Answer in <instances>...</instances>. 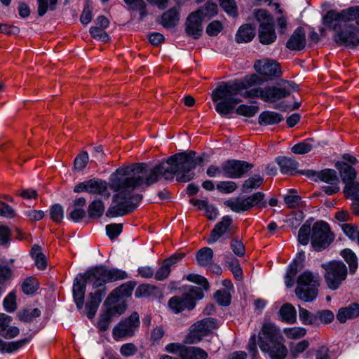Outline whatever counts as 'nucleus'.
I'll return each mask as SVG.
<instances>
[{
  "label": "nucleus",
  "mask_w": 359,
  "mask_h": 359,
  "mask_svg": "<svg viewBox=\"0 0 359 359\" xmlns=\"http://www.w3.org/2000/svg\"><path fill=\"white\" fill-rule=\"evenodd\" d=\"M161 168L155 165L148 168L145 163H141L118 168L110 181V188L116 194L107 216L116 217L133 212L142 199V195L133 194V191L136 187H148L157 182L161 178Z\"/></svg>",
  "instance_id": "nucleus-1"
},
{
  "label": "nucleus",
  "mask_w": 359,
  "mask_h": 359,
  "mask_svg": "<svg viewBox=\"0 0 359 359\" xmlns=\"http://www.w3.org/2000/svg\"><path fill=\"white\" fill-rule=\"evenodd\" d=\"M128 278L126 271L118 269H107L104 266L92 268L83 274L76 276L73 285L74 299L79 309H81L86 293V285H91L94 292L89 293V299L86 304V315L92 319L96 314L102 298L107 294L106 284L122 280Z\"/></svg>",
  "instance_id": "nucleus-2"
},
{
  "label": "nucleus",
  "mask_w": 359,
  "mask_h": 359,
  "mask_svg": "<svg viewBox=\"0 0 359 359\" xmlns=\"http://www.w3.org/2000/svg\"><path fill=\"white\" fill-rule=\"evenodd\" d=\"M196 152L191 151L189 153L177 154L169 157L166 162H162L157 166H162L160 169V176L165 180H172L177 175L180 182H187L194 177L191 172L196 165H203V156L196 157Z\"/></svg>",
  "instance_id": "nucleus-3"
},
{
  "label": "nucleus",
  "mask_w": 359,
  "mask_h": 359,
  "mask_svg": "<svg viewBox=\"0 0 359 359\" xmlns=\"http://www.w3.org/2000/svg\"><path fill=\"white\" fill-rule=\"evenodd\" d=\"M259 83V77L257 74L247 76L241 82L222 83L212 93V100L217 102L215 109L222 116H226L241 102L235 96L244 89H248Z\"/></svg>",
  "instance_id": "nucleus-4"
},
{
  "label": "nucleus",
  "mask_w": 359,
  "mask_h": 359,
  "mask_svg": "<svg viewBox=\"0 0 359 359\" xmlns=\"http://www.w3.org/2000/svg\"><path fill=\"white\" fill-rule=\"evenodd\" d=\"M334 32V41L339 46L354 48L359 45V24H325L319 29L320 35H326V31Z\"/></svg>",
  "instance_id": "nucleus-5"
},
{
  "label": "nucleus",
  "mask_w": 359,
  "mask_h": 359,
  "mask_svg": "<svg viewBox=\"0 0 359 359\" xmlns=\"http://www.w3.org/2000/svg\"><path fill=\"white\" fill-rule=\"evenodd\" d=\"M292 90H296L294 83L285 81L282 87L276 86L257 87L245 90L241 95L247 99L260 98L264 102L273 103L289 96Z\"/></svg>",
  "instance_id": "nucleus-6"
},
{
  "label": "nucleus",
  "mask_w": 359,
  "mask_h": 359,
  "mask_svg": "<svg viewBox=\"0 0 359 359\" xmlns=\"http://www.w3.org/2000/svg\"><path fill=\"white\" fill-rule=\"evenodd\" d=\"M320 277L318 273L306 271L297 278V297L304 302H312L318 296Z\"/></svg>",
  "instance_id": "nucleus-7"
},
{
  "label": "nucleus",
  "mask_w": 359,
  "mask_h": 359,
  "mask_svg": "<svg viewBox=\"0 0 359 359\" xmlns=\"http://www.w3.org/2000/svg\"><path fill=\"white\" fill-rule=\"evenodd\" d=\"M334 235L329 224L323 221L314 223L311 235V244L315 251L320 252L326 249L334 241Z\"/></svg>",
  "instance_id": "nucleus-8"
},
{
  "label": "nucleus",
  "mask_w": 359,
  "mask_h": 359,
  "mask_svg": "<svg viewBox=\"0 0 359 359\" xmlns=\"http://www.w3.org/2000/svg\"><path fill=\"white\" fill-rule=\"evenodd\" d=\"M324 275L327 287L331 290H337L347 276L346 265L341 262H332L326 266Z\"/></svg>",
  "instance_id": "nucleus-9"
},
{
  "label": "nucleus",
  "mask_w": 359,
  "mask_h": 359,
  "mask_svg": "<svg viewBox=\"0 0 359 359\" xmlns=\"http://www.w3.org/2000/svg\"><path fill=\"white\" fill-rule=\"evenodd\" d=\"M217 327V321L212 318H206L198 321L191 326V329L186 337V342L189 344L198 343Z\"/></svg>",
  "instance_id": "nucleus-10"
},
{
  "label": "nucleus",
  "mask_w": 359,
  "mask_h": 359,
  "mask_svg": "<svg viewBox=\"0 0 359 359\" xmlns=\"http://www.w3.org/2000/svg\"><path fill=\"white\" fill-rule=\"evenodd\" d=\"M139 315L133 312L129 317L121 320L116 325L112 332L113 338L115 341H119L123 338L133 336L140 326Z\"/></svg>",
  "instance_id": "nucleus-11"
},
{
  "label": "nucleus",
  "mask_w": 359,
  "mask_h": 359,
  "mask_svg": "<svg viewBox=\"0 0 359 359\" xmlns=\"http://www.w3.org/2000/svg\"><path fill=\"white\" fill-rule=\"evenodd\" d=\"M264 198V194L263 193L257 192L246 198H236L229 200L226 202V204L233 212H241L248 210L258 205L262 208H265L266 203H262Z\"/></svg>",
  "instance_id": "nucleus-12"
},
{
  "label": "nucleus",
  "mask_w": 359,
  "mask_h": 359,
  "mask_svg": "<svg viewBox=\"0 0 359 359\" xmlns=\"http://www.w3.org/2000/svg\"><path fill=\"white\" fill-rule=\"evenodd\" d=\"M165 350L171 353H177L180 359H207L208 353L203 349L195 346H186L179 343H170Z\"/></svg>",
  "instance_id": "nucleus-13"
},
{
  "label": "nucleus",
  "mask_w": 359,
  "mask_h": 359,
  "mask_svg": "<svg viewBox=\"0 0 359 359\" xmlns=\"http://www.w3.org/2000/svg\"><path fill=\"white\" fill-rule=\"evenodd\" d=\"M351 21L359 22V6H351L341 11L330 10L323 17V22H348Z\"/></svg>",
  "instance_id": "nucleus-14"
},
{
  "label": "nucleus",
  "mask_w": 359,
  "mask_h": 359,
  "mask_svg": "<svg viewBox=\"0 0 359 359\" xmlns=\"http://www.w3.org/2000/svg\"><path fill=\"white\" fill-rule=\"evenodd\" d=\"M258 337L260 349H266L267 344L282 340L283 338L280 330L270 322L264 323Z\"/></svg>",
  "instance_id": "nucleus-15"
},
{
  "label": "nucleus",
  "mask_w": 359,
  "mask_h": 359,
  "mask_svg": "<svg viewBox=\"0 0 359 359\" xmlns=\"http://www.w3.org/2000/svg\"><path fill=\"white\" fill-rule=\"evenodd\" d=\"M252 168L253 164L239 160H229L222 164L224 175L229 178H240Z\"/></svg>",
  "instance_id": "nucleus-16"
},
{
  "label": "nucleus",
  "mask_w": 359,
  "mask_h": 359,
  "mask_svg": "<svg viewBox=\"0 0 359 359\" xmlns=\"http://www.w3.org/2000/svg\"><path fill=\"white\" fill-rule=\"evenodd\" d=\"M236 229V227L233 225L232 218L229 215L224 216L222 220L217 223L212 230L207 242L208 244H212L216 242L225 233L229 234L234 233Z\"/></svg>",
  "instance_id": "nucleus-17"
},
{
  "label": "nucleus",
  "mask_w": 359,
  "mask_h": 359,
  "mask_svg": "<svg viewBox=\"0 0 359 359\" xmlns=\"http://www.w3.org/2000/svg\"><path fill=\"white\" fill-rule=\"evenodd\" d=\"M217 5L215 3L208 1L203 7L189 14L187 22H201L208 20L217 14Z\"/></svg>",
  "instance_id": "nucleus-18"
},
{
  "label": "nucleus",
  "mask_w": 359,
  "mask_h": 359,
  "mask_svg": "<svg viewBox=\"0 0 359 359\" xmlns=\"http://www.w3.org/2000/svg\"><path fill=\"white\" fill-rule=\"evenodd\" d=\"M125 3L129 6V8L133 11H138L140 12V20L148 15L146 9L147 4L144 0H123ZM149 4L155 5L160 10H164L168 7L169 0H147Z\"/></svg>",
  "instance_id": "nucleus-19"
},
{
  "label": "nucleus",
  "mask_w": 359,
  "mask_h": 359,
  "mask_svg": "<svg viewBox=\"0 0 359 359\" xmlns=\"http://www.w3.org/2000/svg\"><path fill=\"white\" fill-rule=\"evenodd\" d=\"M255 69L257 73L264 76L268 81L273 76H278L280 73L278 63L271 60H258L255 63Z\"/></svg>",
  "instance_id": "nucleus-20"
},
{
  "label": "nucleus",
  "mask_w": 359,
  "mask_h": 359,
  "mask_svg": "<svg viewBox=\"0 0 359 359\" xmlns=\"http://www.w3.org/2000/svg\"><path fill=\"white\" fill-rule=\"evenodd\" d=\"M185 256L184 253L180 252L171 255L170 257L164 259L161 267L154 274L156 280L161 281L166 279L170 273L171 268L181 261Z\"/></svg>",
  "instance_id": "nucleus-21"
},
{
  "label": "nucleus",
  "mask_w": 359,
  "mask_h": 359,
  "mask_svg": "<svg viewBox=\"0 0 359 359\" xmlns=\"http://www.w3.org/2000/svg\"><path fill=\"white\" fill-rule=\"evenodd\" d=\"M306 46V32L302 27H297L286 43V48L290 50L300 51Z\"/></svg>",
  "instance_id": "nucleus-22"
},
{
  "label": "nucleus",
  "mask_w": 359,
  "mask_h": 359,
  "mask_svg": "<svg viewBox=\"0 0 359 359\" xmlns=\"http://www.w3.org/2000/svg\"><path fill=\"white\" fill-rule=\"evenodd\" d=\"M336 166L339 171L343 182L345 184L344 188L353 186L356 187V189H359V180L353 181L356 177L357 172L352 166L346 163H337Z\"/></svg>",
  "instance_id": "nucleus-23"
},
{
  "label": "nucleus",
  "mask_w": 359,
  "mask_h": 359,
  "mask_svg": "<svg viewBox=\"0 0 359 359\" xmlns=\"http://www.w3.org/2000/svg\"><path fill=\"white\" fill-rule=\"evenodd\" d=\"M135 286L136 283L134 281H128L121 285L111 292L104 303L113 304L119 299L130 297Z\"/></svg>",
  "instance_id": "nucleus-24"
},
{
  "label": "nucleus",
  "mask_w": 359,
  "mask_h": 359,
  "mask_svg": "<svg viewBox=\"0 0 359 359\" xmlns=\"http://www.w3.org/2000/svg\"><path fill=\"white\" fill-rule=\"evenodd\" d=\"M263 352L269 354L271 359H285L288 351L284 344V339L278 340L270 344H267L266 349H261Z\"/></svg>",
  "instance_id": "nucleus-25"
},
{
  "label": "nucleus",
  "mask_w": 359,
  "mask_h": 359,
  "mask_svg": "<svg viewBox=\"0 0 359 359\" xmlns=\"http://www.w3.org/2000/svg\"><path fill=\"white\" fill-rule=\"evenodd\" d=\"M302 173L309 177H316V182L319 180L329 184L339 181L337 175V172L332 169H324L320 172L309 170Z\"/></svg>",
  "instance_id": "nucleus-26"
},
{
  "label": "nucleus",
  "mask_w": 359,
  "mask_h": 359,
  "mask_svg": "<svg viewBox=\"0 0 359 359\" xmlns=\"http://www.w3.org/2000/svg\"><path fill=\"white\" fill-rule=\"evenodd\" d=\"M275 24H259L258 38L261 43L269 45L276 39Z\"/></svg>",
  "instance_id": "nucleus-27"
},
{
  "label": "nucleus",
  "mask_w": 359,
  "mask_h": 359,
  "mask_svg": "<svg viewBox=\"0 0 359 359\" xmlns=\"http://www.w3.org/2000/svg\"><path fill=\"white\" fill-rule=\"evenodd\" d=\"M168 306L176 313L184 311L185 309L190 310L194 308L192 301L184 293L181 296H175L170 298Z\"/></svg>",
  "instance_id": "nucleus-28"
},
{
  "label": "nucleus",
  "mask_w": 359,
  "mask_h": 359,
  "mask_svg": "<svg viewBox=\"0 0 359 359\" xmlns=\"http://www.w3.org/2000/svg\"><path fill=\"white\" fill-rule=\"evenodd\" d=\"M359 316V304L351 303L348 306L341 307L337 313V319L341 323H346Z\"/></svg>",
  "instance_id": "nucleus-29"
},
{
  "label": "nucleus",
  "mask_w": 359,
  "mask_h": 359,
  "mask_svg": "<svg viewBox=\"0 0 359 359\" xmlns=\"http://www.w3.org/2000/svg\"><path fill=\"white\" fill-rule=\"evenodd\" d=\"M107 183L102 180L92 179L88 180V193L91 194L101 195L109 198L110 194L107 191Z\"/></svg>",
  "instance_id": "nucleus-30"
},
{
  "label": "nucleus",
  "mask_w": 359,
  "mask_h": 359,
  "mask_svg": "<svg viewBox=\"0 0 359 359\" xmlns=\"http://www.w3.org/2000/svg\"><path fill=\"white\" fill-rule=\"evenodd\" d=\"M255 36V27L252 24H243L238 29L235 39L238 43L251 41Z\"/></svg>",
  "instance_id": "nucleus-31"
},
{
  "label": "nucleus",
  "mask_w": 359,
  "mask_h": 359,
  "mask_svg": "<svg viewBox=\"0 0 359 359\" xmlns=\"http://www.w3.org/2000/svg\"><path fill=\"white\" fill-rule=\"evenodd\" d=\"M276 162L279 165L280 172L287 175H293L299 165L294 158L286 156L277 157Z\"/></svg>",
  "instance_id": "nucleus-32"
},
{
  "label": "nucleus",
  "mask_w": 359,
  "mask_h": 359,
  "mask_svg": "<svg viewBox=\"0 0 359 359\" xmlns=\"http://www.w3.org/2000/svg\"><path fill=\"white\" fill-rule=\"evenodd\" d=\"M344 194L346 198L353 201L351 204V210L353 213L359 216V189H356L355 187L348 186L344 189Z\"/></svg>",
  "instance_id": "nucleus-33"
},
{
  "label": "nucleus",
  "mask_w": 359,
  "mask_h": 359,
  "mask_svg": "<svg viewBox=\"0 0 359 359\" xmlns=\"http://www.w3.org/2000/svg\"><path fill=\"white\" fill-rule=\"evenodd\" d=\"M118 312L116 306L108 308L106 311L100 316L97 322V328L102 331H106L111 322L113 316Z\"/></svg>",
  "instance_id": "nucleus-34"
},
{
  "label": "nucleus",
  "mask_w": 359,
  "mask_h": 359,
  "mask_svg": "<svg viewBox=\"0 0 359 359\" xmlns=\"http://www.w3.org/2000/svg\"><path fill=\"white\" fill-rule=\"evenodd\" d=\"M196 257V261L200 266H207L212 262L213 251L210 248H203L198 251Z\"/></svg>",
  "instance_id": "nucleus-35"
},
{
  "label": "nucleus",
  "mask_w": 359,
  "mask_h": 359,
  "mask_svg": "<svg viewBox=\"0 0 359 359\" xmlns=\"http://www.w3.org/2000/svg\"><path fill=\"white\" fill-rule=\"evenodd\" d=\"M283 119V116L276 112L264 111L259 116V123L260 125H273L280 123Z\"/></svg>",
  "instance_id": "nucleus-36"
},
{
  "label": "nucleus",
  "mask_w": 359,
  "mask_h": 359,
  "mask_svg": "<svg viewBox=\"0 0 359 359\" xmlns=\"http://www.w3.org/2000/svg\"><path fill=\"white\" fill-rule=\"evenodd\" d=\"M279 314L283 321L288 323H294L296 321V310L290 304H283L279 311Z\"/></svg>",
  "instance_id": "nucleus-37"
},
{
  "label": "nucleus",
  "mask_w": 359,
  "mask_h": 359,
  "mask_svg": "<svg viewBox=\"0 0 359 359\" xmlns=\"http://www.w3.org/2000/svg\"><path fill=\"white\" fill-rule=\"evenodd\" d=\"M108 24H99L93 26L90 29L91 36L97 40H100L104 43H107L110 40V37L106 33L105 29L107 27Z\"/></svg>",
  "instance_id": "nucleus-38"
},
{
  "label": "nucleus",
  "mask_w": 359,
  "mask_h": 359,
  "mask_svg": "<svg viewBox=\"0 0 359 359\" xmlns=\"http://www.w3.org/2000/svg\"><path fill=\"white\" fill-rule=\"evenodd\" d=\"M104 211V203L100 199H95L93 201L88 208L89 217L92 219L100 218L103 215Z\"/></svg>",
  "instance_id": "nucleus-39"
},
{
  "label": "nucleus",
  "mask_w": 359,
  "mask_h": 359,
  "mask_svg": "<svg viewBox=\"0 0 359 359\" xmlns=\"http://www.w3.org/2000/svg\"><path fill=\"white\" fill-rule=\"evenodd\" d=\"M341 255L347 262L351 273H354L358 268V259L355 253L350 249H344L341 252Z\"/></svg>",
  "instance_id": "nucleus-40"
},
{
  "label": "nucleus",
  "mask_w": 359,
  "mask_h": 359,
  "mask_svg": "<svg viewBox=\"0 0 359 359\" xmlns=\"http://www.w3.org/2000/svg\"><path fill=\"white\" fill-rule=\"evenodd\" d=\"M41 315V311L36 308L33 309H22L18 312L17 318L19 320L25 323L32 322L34 318Z\"/></svg>",
  "instance_id": "nucleus-41"
},
{
  "label": "nucleus",
  "mask_w": 359,
  "mask_h": 359,
  "mask_svg": "<svg viewBox=\"0 0 359 359\" xmlns=\"http://www.w3.org/2000/svg\"><path fill=\"white\" fill-rule=\"evenodd\" d=\"M313 142L314 140L313 138L306 139L302 142L294 144L292 147L291 151L296 154H306L313 148Z\"/></svg>",
  "instance_id": "nucleus-42"
},
{
  "label": "nucleus",
  "mask_w": 359,
  "mask_h": 359,
  "mask_svg": "<svg viewBox=\"0 0 359 359\" xmlns=\"http://www.w3.org/2000/svg\"><path fill=\"white\" fill-rule=\"evenodd\" d=\"M264 182V179L259 175L252 176L246 180L242 186L243 192L249 193L252 189L259 187Z\"/></svg>",
  "instance_id": "nucleus-43"
},
{
  "label": "nucleus",
  "mask_w": 359,
  "mask_h": 359,
  "mask_svg": "<svg viewBox=\"0 0 359 359\" xmlns=\"http://www.w3.org/2000/svg\"><path fill=\"white\" fill-rule=\"evenodd\" d=\"M312 233V227H311V224L306 222L299 229L298 232V241L299 242L304 245H306L309 243V239H311V235Z\"/></svg>",
  "instance_id": "nucleus-44"
},
{
  "label": "nucleus",
  "mask_w": 359,
  "mask_h": 359,
  "mask_svg": "<svg viewBox=\"0 0 359 359\" xmlns=\"http://www.w3.org/2000/svg\"><path fill=\"white\" fill-rule=\"evenodd\" d=\"M21 287L25 294H32L38 290L39 283L36 278L28 277L22 282Z\"/></svg>",
  "instance_id": "nucleus-45"
},
{
  "label": "nucleus",
  "mask_w": 359,
  "mask_h": 359,
  "mask_svg": "<svg viewBox=\"0 0 359 359\" xmlns=\"http://www.w3.org/2000/svg\"><path fill=\"white\" fill-rule=\"evenodd\" d=\"M222 8L230 16L238 15V8L235 0H219Z\"/></svg>",
  "instance_id": "nucleus-46"
},
{
  "label": "nucleus",
  "mask_w": 359,
  "mask_h": 359,
  "mask_svg": "<svg viewBox=\"0 0 359 359\" xmlns=\"http://www.w3.org/2000/svg\"><path fill=\"white\" fill-rule=\"evenodd\" d=\"M299 319L304 325L316 324L318 320L317 315L309 312L306 309L299 307Z\"/></svg>",
  "instance_id": "nucleus-47"
},
{
  "label": "nucleus",
  "mask_w": 359,
  "mask_h": 359,
  "mask_svg": "<svg viewBox=\"0 0 359 359\" xmlns=\"http://www.w3.org/2000/svg\"><path fill=\"white\" fill-rule=\"evenodd\" d=\"M38 1V14L43 16L49 8L50 11H55L56 8L57 0H37Z\"/></svg>",
  "instance_id": "nucleus-48"
},
{
  "label": "nucleus",
  "mask_w": 359,
  "mask_h": 359,
  "mask_svg": "<svg viewBox=\"0 0 359 359\" xmlns=\"http://www.w3.org/2000/svg\"><path fill=\"white\" fill-rule=\"evenodd\" d=\"M309 346V342L307 340H302L297 344H292L290 346V355L292 359L303 353Z\"/></svg>",
  "instance_id": "nucleus-49"
},
{
  "label": "nucleus",
  "mask_w": 359,
  "mask_h": 359,
  "mask_svg": "<svg viewBox=\"0 0 359 359\" xmlns=\"http://www.w3.org/2000/svg\"><path fill=\"white\" fill-rule=\"evenodd\" d=\"M283 333L288 339H297L304 337L306 334V329L303 327L285 328Z\"/></svg>",
  "instance_id": "nucleus-50"
},
{
  "label": "nucleus",
  "mask_w": 359,
  "mask_h": 359,
  "mask_svg": "<svg viewBox=\"0 0 359 359\" xmlns=\"http://www.w3.org/2000/svg\"><path fill=\"white\" fill-rule=\"evenodd\" d=\"M184 295L191 299L194 307L195 306V300L202 299L203 292L200 287L196 286H189L186 291L184 292Z\"/></svg>",
  "instance_id": "nucleus-51"
},
{
  "label": "nucleus",
  "mask_w": 359,
  "mask_h": 359,
  "mask_svg": "<svg viewBox=\"0 0 359 359\" xmlns=\"http://www.w3.org/2000/svg\"><path fill=\"white\" fill-rule=\"evenodd\" d=\"M179 20V9L177 7L170 8L162 15V22H176Z\"/></svg>",
  "instance_id": "nucleus-52"
},
{
  "label": "nucleus",
  "mask_w": 359,
  "mask_h": 359,
  "mask_svg": "<svg viewBox=\"0 0 359 359\" xmlns=\"http://www.w3.org/2000/svg\"><path fill=\"white\" fill-rule=\"evenodd\" d=\"M50 216L51 219L55 223H60L64 217V210L62 205L55 204L50 209Z\"/></svg>",
  "instance_id": "nucleus-53"
},
{
  "label": "nucleus",
  "mask_w": 359,
  "mask_h": 359,
  "mask_svg": "<svg viewBox=\"0 0 359 359\" xmlns=\"http://www.w3.org/2000/svg\"><path fill=\"white\" fill-rule=\"evenodd\" d=\"M258 109L259 107L257 106H248L242 104L237 107L236 112L238 115L252 117L257 113Z\"/></svg>",
  "instance_id": "nucleus-54"
},
{
  "label": "nucleus",
  "mask_w": 359,
  "mask_h": 359,
  "mask_svg": "<svg viewBox=\"0 0 359 359\" xmlns=\"http://www.w3.org/2000/svg\"><path fill=\"white\" fill-rule=\"evenodd\" d=\"M252 15L258 22H271L273 17L269 12L264 9H254Z\"/></svg>",
  "instance_id": "nucleus-55"
},
{
  "label": "nucleus",
  "mask_w": 359,
  "mask_h": 359,
  "mask_svg": "<svg viewBox=\"0 0 359 359\" xmlns=\"http://www.w3.org/2000/svg\"><path fill=\"white\" fill-rule=\"evenodd\" d=\"M156 289V287L155 286L149 284H142L139 285L136 289L135 296L137 298L148 297L151 295Z\"/></svg>",
  "instance_id": "nucleus-56"
},
{
  "label": "nucleus",
  "mask_w": 359,
  "mask_h": 359,
  "mask_svg": "<svg viewBox=\"0 0 359 359\" xmlns=\"http://www.w3.org/2000/svg\"><path fill=\"white\" fill-rule=\"evenodd\" d=\"M4 306L6 311L13 312L17 309L16 294L10 292L4 300Z\"/></svg>",
  "instance_id": "nucleus-57"
},
{
  "label": "nucleus",
  "mask_w": 359,
  "mask_h": 359,
  "mask_svg": "<svg viewBox=\"0 0 359 359\" xmlns=\"http://www.w3.org/2000/svg\"><path fill=\"white\" fill-rule=\"evenodd\" d=\"M186 32L187 35L192 36L194 39L199 38L203 32L202 24H186Z\"/></svg>",
  "instance_id": "nucleus-58"
},
{
  "label": "nucleus",
  "mask_w": 359,
  "mask_h": 359,
  "mask_svg": "<svg viewBox=\"0 0 359 359\" xmlns=\"http://www.w3.org/2000/svg\"><path fill=\"white\" fill-rule=\"evenodd\" d=\"M122 224H110L106 226V231L110 239L113 240L118 236L122 232Z\"/></svg>",
  "instance_id": "nucleus-59"
},
{
  "label": "nucleus",
  "mask_w": 359,
  "mask_h": 359,
  "mask_svg": "<svg viewBox=\"0 0 359 359\" xmlns=\"http://www.w3.org/2000/svg\"><path fill=\"white\" fill-rule=\"evenodd\" d=\"M231 294L226 290H217L215 294L216 301L222 306H227L231 302Z\"/></svg>",
  "instance_id": "nucleus-60"
},
{
  "label": "nucleus",
  "mask_w": 359,
  "mask_h": 359,
  "mask_svg": "<svg viewBox=\"0 0 359 359\" xmlns=\"http://www.w3.org/2000/svg\"><path fill=\"white\" fill-rule=\"evenodd\" d=\"M186 279L190 282H193L201 285L206 290L209 288V283L208 280L202 276L190 273L186 276Z\"/></svg>",
  "instance_id": "nucleus-61"
},
{
  "label": "nucleus",
  "mask_w": 359,
  "mask_h": 359,
  "mask_svg": "<svg viewBox=\"0 0 359 359\" xmlns=\"http://www.w3.org/2000/svg\"><path fill=\"white\" fill-rule=\"evenodd\" d=\"M88 161V155L86 151H83L76 156L74 160V168L81 171L86 168Z\"/></svg>",
  "instance_id": "nucleus-62"
},
{
  "label": "nucleus",
  "mask_w": 359,
  "mask_h": 359,
  "mask_svg": "<svg viewBox=\"0 0 359 359\" xmlns=\"http://www.w3.org/2000/svg\"><path fill=\"white\" fill-rule=\"evenodd\" d=\"M236 187V184L231 181L220 182L217 185V189L220 192L225 194H229L234 191Z\"/></svg>",
  "instance_id": "nucleus-63"
},
{
  "label": "nucleus",
  "mask_w": 359,
  "mask_h": 359,
  "mask_svg": "<svg viewBox=\"0 0 359 359\" xmlns=\"http://www.w3.org/2000/svg\"><path fill=\"white\" fill-rule=\"evenodd\" d=\"M344 233L351 240H355L358 234V227L352 224H344L341 225Z\"/></svg>",
  "instance_id": "nucleus-64"
}]
</instances>
